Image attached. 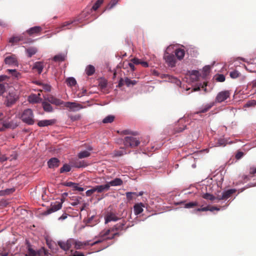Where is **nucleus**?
Here are the masks:
<instances>
[{
	"mask_svg": "<svg viewBox=\"0 0 256 256\" xmlns=\"http://www.w3.org/2000/svg\"><path fill=\"white\" fill-rule=\"evenodd\" d=\"M125 222L124 221L119 222L113 227L108 229H104L99 234L94 238L96 242L94 244H98L108 240H111L116 236L120 235L119 231L126 229L128 226L124 228Z\"/></svg>",
	"mask_w": 256,
	"mask_h": 256,
	"instance_id": "obj_1",
	"label": "nucleus"
},
{
	"mask_svg": "<svg viewBox=\"0 0 256 256\" xmlns=\"http://www.w3.org/2000/svg\"><path fill=\"white\" fill-rule=\"evenodd\" d=\"M20 118L24 122L28 125H32L34 123V114L30 108L24 110L22 112Z\"/></svg>",
	"mask_w": 256,
	"mask_h": 256,
	"instance_id": "obj_2",
	"label": "nucleus"
},
{
	"mask_svg": "<svg viewBox=\"0 0 256 256\" xmlns=\"http://www.w3.org/2000/svg\"><path fill=\"white\" fill-rule=\"evenodd\" d=\"M10 116H4L0 119V131H3L7 128L14 129L18 124L13 120H10Z\"/></svg>",
	"mask_w": 256,
	"mask_h": 256,
	"instance_id": "obj_3",
	"label": "nucleus"
},
{
	"mask_svg": "<svg viewBox=\"0 0 256 256\" xmlns=\"http://www.w3.org/2000/svg\"><path fill=\"white\" fill-rule=\"evenodd\" d=\"M18 100V96L14 90L9 92L6 96H4V104L8 107L14 104Z\"/></svg>",
	"mask_w": 256,
	"mask_h": 256,
	"instance_id": "obj_4",
	"label": "nucleus"
},
{
	"mask_svg": "<svg viewBox=\"0 0 256 256\" xmlns=\"http://www.w3.org/2000/svg\"><path fill=\"white\" fill-rule=\"evenodd\" d=\"M124 144L126 147L134 148L139 145L140 141L136 138L128 136L124 138Z\"/></svg>",
	"mask_w": 256,
	"mask_h": 256,
	"instance_id": "obj_5",
	"label": "nucleus"
},
{
	"mask_svg": "<svg viewBox=\"0 0 256 256\" xmlns=\"http://www.w3.org/2000/svg\"><path fill=\"white\" fill-rule=\"evenodd\" d=\"M91 240H86L84 242H80L74 239V242H72V245L74 246V248L76 250L85 249L86 246H94L96 244H93L96 242V240L92 243H90Z\"/></svg>",
	"mask_w": 256,
	"mask_h": 256,
	"instance_id": "obj_6",
	"label": "nucleus"
},
{
	"mask_svg": "<svg viewBox=\"0 0 256 256\" xmlns=\"http://www.w3.org/2000/svg\"><path fill=\"white\" fill-rule=\"evenodd\" d=\"M123 184L122 180L120 178H116L114 180L108 182L105 184L102 185L104 191H108L110 186H122Z\"/></svg>",
	"mask_w": 256,
	"mask_h": 256,
	"instance_id": "obj_7",
	"label": "nucleus"
},
{
	"mask_svg": "<svg viewBox=\"0 0 256 256\" xmlns=\"http://www.w3.org/2000/svg\"><path fill=\"white\" fill-rule=\"evenodd\" d=\"M44 100L48 102L54 104L56 106H60L64 103L62 100L56 98L52 95H48L46 96H44Z\"/></svg>",
	"mask_w": 256,
	"mask_h": 256,
	"instance_id": "obj_8",
	"label": "nucleus"
},
{
	"mask_svg": "<svg viewBox=\"0 0 256 256\" xmlns=\"http://www.w3.org/2000/svg\"><path fill=\"white\" fill-rule=\"evenodd\" d=\"M64 106L70 108L72 111H76L85 108L80 104L74 102H64Z\"/></svg>",
	"mask_w": 256,
	"mask_h": 256,
	"instance_id": "obj_9",
	"label": "nucleus"
},
{
	"mask_svg": "<svg viewBox=\"0 0 256 256\" xmlns=\"http://www.w3.org/2000/svg\"><path fill=\"white\" fill-rule=\"evenodd\" d=\"M236 189H230L224 192L221 194L217 195L218 200H226L228 198L233 194L236 192Z\"/></svg>",
	"mask_w": 256,
	"mask_h": 256,
	"instance_id": "obj_10",
	"label": "nucleus"
},
{
	"mask_svg": "<svg viewBox=\"0 0 256 256\" xmlns=\"http://www.w3.org/2000/svg\"><path fill=\"white\" fill-rule=\"evenodd\" d=\"M4 62L10 66H18V62L16 56L14 54H11L6 57Z\"/></svg>",
	"mask_w": 256,
	"mask_h": 256,
	"instance_id": "obj_11",
	"label": "nucleus"
},
{
	"mask_svg": "<svg viewBox=\"0 0 256 256\" xmlns=\"http://www.w3.org/2000/svg\"><path fill=\"white\" fill-rule=\"evenodd\" d=\"M63 202L64 200L61 199L60 202L56 201L52 203L50 208L48 210V213L50 214L60 210L62 207Z\"/></svg>",
	"mask_w": 256,
	"mask_h": 256,
	"instance_id": "obj_12",
	"label": "nucleus"
},
{
	"mask_svg": "<svg viewBox=\"0 0 256 256\" xmlns=\"http://www.w3.org/2000/svg\"><path fill=\"white\" fill-rule=\"evenodd\" d=\"M166 62L171 67H174L176 65V60L174 54L166 52L164 56Z\"/></svg>",
	"mask_w": 256,
	"mask_h": 256,
	"instance_id": "obj_13",
	"label": "nucleus"
},
{
	"mask_svg": "<svg viewBox=\"0 0 256 256\" xmlns=\"http://www.w3.org/2000/svg\"><path fill=\"white\" fill-rule=\"evenodd\" d=\"M230 93L228 90L220 92L216 96V101L218 102H222L229 98Z\"/></svg>",
	"mask_w": 256,
	"mask_h": 256,
	"instance_id": "obj_14",
	"label": "nucleus"
},
{
	"mask_svg": "<svg viewBox=\"0 0 256 256\" xmlns=\"http://www.w3.org/2000/svg\"><path fill=\"white\" fill-rule=\"evenodd\" d=\"M80 22V19L76 18L73 20L65 22L60 25V28L61 30L70 29L72 28V26H71L72 24H74V26H76L77 24H76V22Z\"/></svg>",
	"mask_w": 256,
	"mask_h": 256,
	"instance_id": "obj_15",
	"label": "nucleus"
},
{
	"mask_svg": "<svg viewBox=\"0 0 256 256\" xmlns=\"http://www.w3.org/2000/svg\"><path fill=\"white\" fill-rule=\"evenodd\" d=\"M74 242V238H70L66 242H58V244L60 248L65 250H68L72 246V242Z\"/></svg>",
	"mask_w": 256,
	"mask_h": 256,
	"instance_id": "obj_16",
	"label": "nucleus"
},
{
	"mask_svg": "<svg viewBox=\"0 0 256 256\" xmlns=\"http://www.w3.org/2000/svg\"><path fill=\"white\" fill-rule=\"evenodd\" d=\"M104 192L102 185H98L93 187L90 190H88L86 192V196H91L94 192L101 193Z\"/></svg>",
	"mask_w": 256,
	"mask_h": 256,
	"instance_id": "obj_17",
	"label": "nucleus"
},
{
	"mask_svg": "<svg viewBox=\"0 0 256 256\" xmlns=\"http://www.w3.org/2000/svg\"><path fill=\"white\" fill-rule=\"evenodd\" d=\"M60 161L56 158H52L48 162V165L50 168H54L60 166Z\"/></svg>",
	"mask_w": 256,
	"mask_h": 256,
	"instance_id": "obj_18",
	"label": "nucleus"
},
{
	"mask_svg": "<svg viewBox=\"0 0 256 256\" xmlns=\"http://www.w3.org/2000/svg\"><path fill=\"white\" fill-rule=\"evenodd\" d=\"M56 122V120L54 119L52 120H40L38 122V125L40 127L46 126H52Z\"/></svg>",
	"mask_w": 256,
	"mask_h": 256,
	"instance_id": "obj_19",
	"label": "nucleus"
},
{
	"mask_svg": "<svg viewBox=\"0 0 256 256\" xmlns=\"http://www.w3.org/2000/svg\"><path fill=\"white\" fill-rule=\"evenodd\" d=\"M42 30V28L39 26H34L27 30L26 32L30 36L38 34Z\"/></svg>",
	"mask_w": 256,
	"mask_h": 256,
	"instance_id": "obj_20",
	"label": "nucleus"
},
{
	"mask_svg": "<svg viewBox=\"0 0 256 256\" xmlns=\"http://www.w3.org/2000/svg\"><path fill=\"white\" fill-rule=\"evenodd\" d=\"M144 207V205L142 202L136 204L134 206V214L138 215L141 214L143 212V208Z\"/></svg>",
	"mask_w": 256,
	"mask_h": 256,
	"instance_id": "obj_21",
	"label": "nucleus"
},
{
	"mask_svg": "<svg viewBox=\"0 0 256 256\" xmlns=\"http://www.w3.org/2000/svg\"><path fill=\"white\" fill-rule=\"evenodd\" d=\"M72 164L73 166L77 168H84L88 166L86 162L84 160H76L72 162Z\"/></svg>",
	"mask_w": 256,
	"mask_h": 256,
	"instance_id": "obj_22",
	"label": "nucleus"
},
{
	"mask_svg": "<svg viewBox=\"0 0 256 256\" xmlns=\"http://www.w3.org/2000/svg\"><path fill=\"white\" fill-rule=\"evenodd\" d=\"M255 174H256V168L254 166L250 167L249 170V175L244 176V180L245 182L250 180V178L252 177Z\"/></svg>",
	"mask_w": 256,
	"mask_h": 256,
	"instance_id": "obj_23",
	"label": "nucleus"
},
{
	"mask_svg": "<svg viewBox=\"0 0 256 256\" xmlns=\"http://www.w3.org/2000/svg\"><path fill=\"white\" fill-rule=\"evenodd\" d=\"M42 106L44 110L48 112H50L53 111V108L50 104L47 101L44 100L42 102Z\"/></svg>",
	"mask_w": 256,
	"mask_h": 256,
	"instance_id": "obj_24",
	"label": "nucleus"
},
{
	"mask_svg": "<svg viewBox=\"0 0 256 256\" xmlns=\"http://www.w3.org/2000/svg\"><path fill=\"white\" fill-rule=\"evenodd\" d=\"M118 218L114 213H108L105 218L106 223H108L111 221H116Z\"/></svg>",
	"mask_w": 256,
	"mask_h": 256,
	"instance_id": "obj_25",
	"label": "nucleus"
},
{
	"mask_svg": "<svg viewBox=\"0 0 256 256\" xmlns=\"http://www.w3.org/2000/svg\"><path fill=\"white\" fill-rule=\"evenodd\" d=\"M33 68L36 70L39 74H41L44 68L43 63L40 62H36L34 65Z\"/></svg>",
	"mask_w": 256,
	"mask_h": 256,
	"instance_id": "obj_26",
	"label": "nucleus"
},
{
	"mask_svg": "<svg viewBox=\"0 0 256 256\" xmlns=\"http://www.w3.org/2000/svg\"><path fill=\"white\" fill-rule=\"evenodd\" d=\"M175 54L179 60H182L185 54V52L184 50L181 48H178L175 51Z\"/></svg>",
	"mask_w": 256,
	"mask_h": 256,
	"instance_id": "obj_27",
	"label": "nucleus"
},
{
	"mask_svg": "<svg viewBox=\"0 0 256 256\" xmlns=\"http://www.w3.org/2000/svg\"><path fill=\"white\" fill-rule=\"evenodd\" d=\"M213 106V104H206V105L203 106L202 108L200 109V110L196 112V114L200 113H204L208 112L212 106Z\"/></svg>",
	"mask_w": 256,
	"mask_h": 256,
	"instance_id": "obj_28",
	"label": "nucleus"
},
{
	"mask_svg": "<svg viewBox=\"0 0 256 256\" xmlns=\"http://www.w3.org/2000/svg\"><path fill=\"white\" fill-rule=\"evenodd\" d=\"M95 72V68L92 65H88L86 68V72L88 76L92 75Z\"/></svg>",
	"mask_w": 256,
	"mask_h": 256,
	"instance_id": "obj_29",
	"label": "nucleus"
},
{
	"mask_svg": "<svg viewBox=\"0 0 256 256\" xmlns=\"http://www.w3.org/2000/svg\"><path fill=\"white\" fill-rule=\"evenodd\" d=\"M65 55L64 54H59L56 55L52 58L53 60L56 62H63L65 60Z\"/></svg>",
	"mask_w": 256,
	"mask_h": 256,
	"instance_id": "obj_30",
	"label": "nucleus"
},
{
	"mask_svg": "<svg viewBox=\"0 0 256 256\" xmlns=\"http://www.w3.org/2000/svg\"><path fill=\"white\" fill-rule=\"evenodd\" d=\"M26 52L29 58L32 57L33 55L37 52V49L34 47H31L26 50Z\"/></svg>",
	"mask_w": 256,
	"mask_h": 256,
	"instance_id": "obj_31",
	"label": "nucleus"
},
{
	"mask_svg": "<svg viewBox=\"0 0 256 256\" xmlns=\"http://www.w3.org/2000/svg\"><path fill=\"white\" fill-rule=\"evenodd\" d=\"M114 116L112 115H109L106 116L103 120L102 122L104 124L112 123L114 120Z\"/></svg>",
	"mask_w": 256,
	"mask_h": 256,
	"instance_id": "obj_32",
	"label": "nucleus"
},
{
	"mask_svg": "<svg viewBox=\"0 0 256 256\" xmlns=\"http://www.w3.org/2000/svg\"><path fill=\"white\" fill-rule=\"evenodd\" d=\"M90 155V153L87 150L82 151L78 154V157L79 158H88Z\"/></svg>",
	"mask_w": 256,
	"mask_h": 256,
	"instance_id": "obj_33",
	"label": "nucleus"
},
{
	"mask_svg": "<svg viewBox=\"0 0 256 256\" xmlns=\"http://www.w3.org/2000/svg\"><path fill=\"white\" fill-rule=\"evenodd\" d=\"M71 170V167L68 164H64L60 170V172L62 174L65 172H69Z\"/></svg>",
	"mask_w": 256,
	"mask_h": 256,
	"instance_id": "obj_34",
	"label": "nucleus"
},
{
	"mask_svg": "<svg viewBox=\"0 0 256 256\" xmlns=\"http://www.w3.org/2000/svg\"><path fill=\"white\" fill-rule=\"evenodd\" d=\"M202 197L204 199L209 200H210L212 201H214V200H218L217 196H214L212 194H208V193H206V194H204L203 195Z\"/></svg>",
	"mask_w": 256,
	"mask_h": 256,
	"instance_id": "obj_35",
	"label": "nucleus"
},
{
	"mask_svg": "<svg viewBox=\"0 0 256 256\" xmlns=\"http://www.w3.org/2000/svg\"><path fill=\"white\" fill-rule=\"evenodd\" d=\"M198 206L197 202H192L186 203L184 204V208H193Z\"/></svg>",
	"mask_w": 256,
	"mask_h": 256,
	"instance_id": "obj_36",
	"label": "nucleus"
},
{
	"mask_svg": "<svg viewBox=\"0 0 256 256\" xmlns=\"http://www.w3.org/2000/svg\"><path fill=\"white\" fill-rule=\"evenodd\" d=\"M66 82L67 85L70 86H74L76 84V82L74 78H68L66 79Z\"/></svg>",
	"mask_w": 256,
	"mask_h": 256,
	"instance_id": "obj_37",
	"label": "nucleus"
},
{
	"mask_svg": "<svg viewBox=\"0 0 256 256\" xmlns=\"http://www.w3.org/2000/svg\"><path fill=\"white\" fill-rule=\"evenodd\" d=\"M126 194V198L128 200H132L134 197L138 196V194L134 192H127Z\"/></svg>",
	"mask_w": 256,
	"mask_h": 256,
	"instance_id": "obj_38",
	"label": "nucleus"
},
{
	"mask_svg": "<svg viewBox=\"0 0 256 256\" xmlns=\"http://www.w3.org/2000/svg\"><path fill=\"white\" fill-rule=\"evenodd\" d=\"M124 83L125 84L128 86H130V85H134L136 84L137 82L135 80H130V78H124Z\"/></svg>",
	"mask_w": 256,
	"mask_h": 256,
	"instance_id": "obj_39",
	"label": "nucleus"
},
{
	"mask_svg": "<svg viewBox=\"0 0 256 256\" xmlns=\"http://www.w3.org/2000/svg\"><path fill=\"white\" fill-rule=\"evenodd\" d=\"M230 76L232 78H236L240 76V73L238 70H234L230 72Z\"/></svg>",
	"mask_w": 256,
	"mask_h": 256,
	"instance_id": "obj_40",
	"label": "nucleus"
},
{
	"mask_svg": "<svg viewBox=\"0 0 256 256\" xmlns=\"http://www.w3.org/2000/svg\"><path fill=\"white\" fill-rule=\"evenodd\" d=\"M39 254V252L35 251L30 247L28 248V254H26V256H36Z\"/></svg>",
	"mask_w": 256,
	"mask_h": 256,
	"instance_id": "obj_41",
	"label": "nucleus"
},
{
	"mask_svg": "<svg viewBox=\"0 0 256 256\" xmlns=\"http://www.w3.org/2000/svg\"><path fill=\"white\" fill-rule=\"evenodd\" d=\"M7 71L15 78H18L20 76V74L16 70L8 69Z\"/></svg>",
	"mask_w": 256,
	"mask_h": 256,
	"instance_id": "obj_42",
	"label": "nucleus"
},
{
	"mask_svg": "<svg viewBox=\"0 0 256 256\" xmlns=\"http://www.w3.org/2000/svg\"><path fill=\"white\" fill-rule=\"evenodd\" d=\"M104 0H98L93 6L92 9L94 10H96L98 8L100 5L103 3Z\"/></svg>",
	"mask_w": 256,
	"mask_h": 256,
	"instance_id": "obj_43",
	"label": "nucleus"
},
{
	"mask_svg": "<svg viewBox=\"0 0 256 256\" xmlns=\"http://www.w3.org/2000/svg\"><path fill=\"white\" fill-rule=\"evenodd\" d=\"M14 191H15L14 188H6L5 190H2V192H4V196L12 194Z\"/></svg>",
	"mask_w": 256,
	"mask_h": 256,
	"instance_id": "obj_44",
	"label": "nucleus"
},
{
	"mask_svg": "<svg viewBox=\"0 0 256 256\" xmlns=\"http://www.w3.org/2000/svg\"><path fill=\"white\" fill-rule=\"evenodd\" d=\"M108 83L107 81L105 80H102L99 83V86L100 88L104 89L106 88L107 86Z\"/></svg>",
	"mask_w": 256,
	"mask_h": 256,
	"instance_id": "obj_45",
	"label": "nucleus"
},
{
	"mask_svg": "<svg viewBox=\"0 0 256 256\" xmlns=\"http://www.w3.org/2000/svg\"><path fill=\"white\" fill-rule=\"evenodd\" d=\"M216 79V81L220 82H224L226 80L224 76L222 74H218Z\"/></svg>",
	"mask_w": 256,
	"mask_h": 256,
	"instance_id": "obj_46",
	"label": "nucleus"
},
{
	"mask_svg": "<svg viewBox=\"0 0 256 256\" xmlns=\"http://www.w3.org/2000/svg\"><path fill=\"white\" fill-rule=\"evenodd\" d=\"M256 106V100H250L245 104V106L246 107L254 106Z\"/></svg>",
	"mask_w": 256,
	"mask_h": 256,
	"instance_id": "obj_47",
	"label": "nucleus"
},
{
	"mask_svg": "<svg viewBox=\"0 0 256 256\" xmlns=\"http://www.w3.org/2000/svg\"><path fill=\"white\" fill-rule=\"evenodd\" d=\"M118 2V0H112L111 2L108 4V8H112L114 6H116Z\"/></svg>",
	"mask_w": 256,
	"mask_h": 256,
	"instance_id": "obj_48",
	"label": "nucleus"
},
{
	"mask_svg": "<svg viewBox=\"0 0 256 256\" xmlns=\"http://www.w3.org/2000/svg\"><path fill=\"white\" fill-rule=\"evenodd\" d=\"M226 140L224 139H220L216 144V146H225L226 145Z\"/></svg>",
	"mask_w": 256,
	"mask_h": 256,
	"instance_id": "obj_49",
	"label": "nucleus"
},
{
	"mask_svg": "<svg viewBox=\"0 0 256 256\" xmlns=\"http://www.w3.org/2000/svg\"><path fill=\"white\" fill-rule=\"evenodd\" d=\"M210 68L209 66H205L203 68L204 74L206 76L210 72Z\"/></svg>",
	"mask_w": 256,
	"mask_h": 256,
	"instance_id": "obj_50",
	"label": "nucleus"
},
{
	"mask_svg": "<svg viewBox=\"0 0 256 256\" xmlns=\"http://www.w3.org/2000/svg\"><path fill=\"white\" fill-rule=\"evenodd\" d=\"M20 40H21L20 38L18 36L13 37V38H10V42H11V43L18 42L19 41H20Z\"/></svg>",
	"mask_w": 256,
	"mask_h": 256,
	"instance_id": "obj_51",
	"label": "nucleus"
},
{
	"mask_svg": "<svg viewBox=\"0 0 256 256\" xmlns=\"http://www.w3.org/2000/svg\"><path fill=\"white\" fill-rule=\"evenodd\" d=\"M6 88L4 84H0V96L2 95L5 92Z\"/></svg>",
	"mask_w": 256,
	"mask_h": 256,
	"instance_id": "obj_52",
	"label": "nucleus"
},
{
	"mask_svg": "<svg viewBox=\"0 0 256 256\" xmlns=\"http://www.w3.org/2000/svg\"><path fill=\"white\" fill-rule=\"evenodd\" d=\"M70 118L72 120L75 121L80 120V114H76L70 116Z\"/></svg>",
	"mask_w": 256,
	"mask_h": 256,
	"instance_id": "obj_53",
	"label": "nucleus"
},
{
	"mask_svg": "<svg viewBox=\"0 0 256 256\" xmlns=\"http://www.w3.org/2000/svg\"><path fill=\"white\" fill-rule=\"evenodd\" d=\"M73 188L74 190H77L79 192H82L84 190V188L78 186V184H76Z\"/></svg>",
	"mask_w": 256,
	"mask_h": 256,
	"instance_id": "obj_54",
	"label": "nucleus"
},
{
	"mask_svg": "<svg viewBox=\"0 0 256 256\" xmlns=\"http://www.w3.org/2000/svg\"><path fill=\"white\" fill-rule=\"evenodd\" d=\"M141 60L138 58H134L131 60V62L135 64H140Z\"/></svg>",
	"mask_w": 256,
	"mask_h": 256,
	"instance_id": "obj_55",
	"label": "nucleus"
},
{
	"mask_svg": "<svg viewBox=\"0 0 256 256\" xmlns=\"http://www.w3.org/2000/svg\"><path fill=\"white\" fill-rule=\"evenodd\" d=\"M244 154L243 152H238L236 154V159L239 160L243 156Z\"/></svg>",
	"mask_w": 256,
	"mask_h": 256,
	"instance_id": "obj_56",
	"label": "nucleus"
},
{
	"mask_svg": "<svg viewBox=\"0 0 256 256\" xmlns=\"http://www.w3.org/2000/svg\"><path fill=\"white\" fill-rule=\"evenodd\" d=\"M209 209H210L209 207L206 206V207H204V208H197L196 210V211H197V212H201V211L204 212V211L210 210Z\"/></svg>",
	"mask_w": 256,
	"mask_h": 256,
	"instance_id": "obj_57",
	"label": "nucleus"
},
{
	"mask_svg": "<svg viewBox=\"0 0 256 256\" xmlns=\"http://www.w3.org/2000/svg\"><path fill=\"white\" fill-rule=\"evenodd\" d=\"M121 134H134V132H131L130 130H124L123 131H122L121 132Z\"/></svg>",
	"mask_w": 256,
	"mask_h": 256,
	"instance_id": "obj_58",
	"label": "nucleus"
},
{
	"mask_svg": "<svg viewBox=\"0 0 256 256\" xmlns=\"http://www.w3.org/2000/svg\"><path fill=\"white\" fill-rule=\"evenodd\" d=\"M43 88L46 91L49 92L51 90V87L48 84H44L43 86Z\"/></svg>",
	"mask_w": 256,
	"mask_h": 256,
	"instance_id": "obj_59",
	"label": "nucleus"
},
{
	"mask_svg": "<svg viewBox=\"0 0 256 256\" xmlns=\"http://www.w3.org/2000/svg\"><path fill=\"white\" fill-rule=\"evenodd\" d=\"M134 64L133 62H128V65L132 71H134L135 70V68H134Z\"/></svg>",
	"mask_w": 256,
	"mask_h": 256,
	"instance_id": "obj_60",
	"label": "nucleus"
},
{
	"mask_svg": "<svg viewBox=\"0 0 256 256\" xmlns=\"http://www.w3.org/2000/svg\"><path fill=\"white\" fill-rule=\"evenodd\" d=\"M124 80L121 78L119 81L118 86V87H122L124 84Z\"/></svg>",
	"mask_w": 256,
	"mask_h": 256,
	"instance_id": "obj_61",
	"label": "nucleus"
},
{
	"mask_svg": "<svg viewBox=\"0 0 256 256\" xmlns=\"http://www.w3.org/2000/svg\"><path fill=\"white\" fill-rule=\"evenodd\" d=\"M80 203V200L78 199L76 200L74 202L71 203V204L73 206H75L76 205H78Z\"/></svg>",
	"mask_w": 256,
	"mask_h": 256,
	"instance_id": "obj_62",
	"label": "nucleus"
},
{
	"mask_svg": "<svg viewBox=\"0 0 256 256\" xmlns=\"http://www.w3.org/2000/svg\"><path fill=\"white\" fill-rule=\"evenodd\" d=\"M68 217V214H64L61 216L59 218V220H64L66 219Z\"/></svg>",
	"mask_w": 256,
	"mask_h": 256,
	"instance_id": "obj_63",
	"label": "nucleus"
},
{
	"mask_svg": "<svg viewBox=\"0 0 256 256\" xmlns=\"http://www.w3.org/2000/svg\"><path fill=\"white\" fill-rule=\"evenodd\" d=\"M8 78V76L5 75L0 76V82L5 80Z\"/></svg>",
	"mask_w": 256,
	"mask_h": 256,
	"instance_id": "obj_64",
	"label": "nucleus"
}]
</instances>
